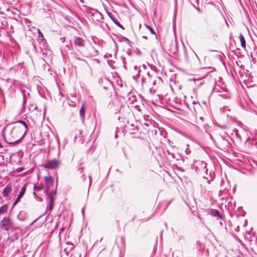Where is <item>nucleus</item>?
<instances>
[{
  "label": "nucleus",
  "mask_w": 257,
  "mask_h": 257,
  "mask_svg": "<svg viewBox=\"0 0 257 257\" xmlns=\"http://www.w3.org/2000/svg\"><path fill=\"white\" fill-rule=\"evenodd\" d=\"M11 191H12L11 186L8 185L4 189V190L2 192V194L4 197H7L8 196L9 193L11 192Z\"/></svg>",
  "instance_id": "0eeeda50"
},
{
  "label": "nucleus",
  "mask_w": 257,
  "mask_h": 257,
  "mask_svg": "<svg viewBox=\"0 0 257 257\" xmlns=\"http://www.w3.org/2000/svg\"><path fill=\"white\" fill-rule=\"evenodd\" d=\"M33 194H34V195L36 196V192H34L33 193Z\"/></svg>",
  "instance_id": "b1692460"
},
{
  "label": "nucleus",
  "mask_w": 257,
  "mask_h": 257,
  "mask_svg": "<svg viewBox=\"0 0 257 257\" xmlns=\"http://www.w3.org/2000/svg\"><path fill=\"white\" fill-rule=\"evenodd\" d=\"M239 40H240V42L241 46L243 48L245 49V46H246V42H245V39H244L243 36L242 35V34H240L239 35Z\"/></svg>",
  "instance_id": "6e6552de"
},
{
  "label": "nucleus",
  "mask_w": 257,
  "mask_h": 257,
  "mask_svg": "<svg viewBox=\"0 0 257 257\" xmlns=\"http://www.w3.org/2000/svg\"><path fill=\"white\" fill-rule=\"evenodd\" d=\"M8 209V207L7 205H4L0 207V214L6 213Z\"/></svg>",
  "instance_id": "9d476101"
},
{
  "label": "nucleus",
  "mask_w": 257,
  "mask_h": 257,
  "mask_svg": "<svg viewBox=\"0 0 257 257\" xmlns=\"http://www.w3.org/2000/svg\"><path fill=\"white\" fill-rule=\"evenodd\" d=\"M74 44L77 49H80L84 46L85 41L82 38L76 37L74 39Z\"/></svg>",
  "instance_id": "39448f33"
},
{
  "label": "nucleus",
  "mask_w": 257,
  "mask_h": 257,
  "mask_svg": "<svg viewBox=\"0 0 257 257\" xmlns=\"http://www.w3.org/2000/svg\"><path fill=\"white\" fill-rule=\"evenodd\" d=\"M201 165V167H203V171H206L207 168H206V164L204 163L203 162H201L200 164Z\"/></svg>",
  "instance_id": "4468645a"
},
{
  "label": "nucleus",
  "mask_w": 257,
  "mask_h": 257,
  "mask_svg": "<svg viewBox=\"0 0 257 257\" xmlns=\"http://www.w3.org/2000/svg\"><path fill=\"white\" fill-rule=\"evenodd\" d=\"M27 124L24 121H19L7 125L4 130V138L9 144L19 142L27 130Z\"/></svg>",
  "instance_id": "f257e3e1"
},
{
  "label": "nucleus",
  "mask_w": 257,
  "mask_h": 257,
  "mask_svg": "<svg viewBox=\"0 0 257 257\" xmlns=\"http://www.w3.org/2000/svg\"><path fill=\"white\" fill-rule=\"evenodd\" d=\"M112 19L116 26L123 29L122 26L118 21H116L115 20H114L113 19Z\"/></svg>",
  "instance_id": "dca6fc26"
},
{
  "label": "nucleus",
  "mask_w": 257,
  "mask_h": 257,
  "mask_svg": "<svg viewBox=\"0 0 257 257\" xmlns=\"http://www.w3.org/2000/svg\"><path fill=\"white\" fill-rule=\"evenodd\" d=\"M26 190V185H25L20 192L17 199L13 203V206H15L20 201L21 198L24 196Z\"/></svg>",
  "instance_id": "423d86ee"
},
{
  "label": "nucleus",
  "mask_w": 257,
  "mask_h": 257,
  "mask_svg": "<svg viewBox=\"0 0 257 257\" xmlns=\"http://www.w3.org/2000/svg\"><path fill=\"white\" fill-rule=\"evenodd\" d=\"M50 193H52V195L55 196L56 194V190L52 191Z\"/></svg>",
  "instance_id": "f3484780"
},
{
  "label": "nucleus",
  "mask_w": 257,
  "mask_h": 257,
  "mask_svg": "<svg viewBox=\"0 0 257 257\" xmlns=\"http://www.w3.org/2000/svg\"><path fill=\"white\" fill-rule=\"evenodd\" d=\"M159 80H161V78L160 77H158L157 78Z\"/></svg>",
  "instance_id": "393cba45"
},
{
  "label": "nucleus",
  "mask_w": 257,
  "mask_h": 257,
  "mask_svg": "<svg viewBox=\"0 0 257 257\" xmlns=\"http://www.w3.org/2000/svg\"><path fill=\"white\" fill-rule=\"evenodd\" d=\"M214 215L217 217H218V218L222 219V216L221 214L219 213V212L217 210H215L214 212Z\"/></svg>",
  "instance_id": "ddd939ff"
},
{
  "label": "nucleus",
  "mask_w": 257,
  "mask_h": 257,
  "mask_svg": "<svg viewBox=\"0 0 257 257\" xmlns=\"http://www.w3.org/2000/svg\"><path fill=\"white\" fill-rule=\"evenodd\" d=\"M43 188H44L43 185H40V186H34V190L37 192V191H39L42 190Z\"/></svg>",
  "instance_id": "f8f14e48"
},
{
  "label": "nucleus",
  "mask_w": 257,
  "mask_h": 257,
  "mask_svg": "<svg viewBox=\"0 0 257 257\" xmlns=\"http://www.w3.org/2000/svg\"><path fill=\"white\" fill-rule=\"evenodd\" d=\"M85 102H83L82 105H81V108L80 109V115L82 117H84L85 116Z\"/></svg>",
  "instance_id": "1a4fd4ad"
},
{
  "label": "nucleus",
  "mask_w": 257,
  "mask_h": 257,
  "mask_svg": "<svg viewBox=\"0 0 257 257\" xmlns=\"http://www.w3.org/2000/svg\"><path fill=\"white\" fill-rule=\"evenodd\" d=\"M38 31H39V37H41L43 38V34H42V32L40 30H38Z\"/></svg>",
  "instance_id": "a211bd4d"
},
{
  "label": "nucleus",
  "mask_w": 257,
  "mask_h": 257,
  "mask_svg": "<svg viewBox=\"0 0 257 257\" xmlns=\"http://www.w3.org/2000/svg\"><path fill=\"white\" fill-rule=\"evenodd\" d=\"M60 164V161L59 159H54L48 161L47 163L44 165V167L46 169H56L59 167Z\"/></svg>",
  "instance_id": "f03ea898"
},
{
  "label": "nucleus",
  "mask_w": 257,
  "mask_h": 257,
  "mask_svg": "<svg viewBox=\"0 0 257 257\" xmlns=\"http://www.w3.org/2000/svg\"><path fill=\"white\" fill-rule=\"evenodd\" d=\"M46 193L48 195V197L49 199L50 200V203H52V202H53V201L55 199L54 196L52 195V193H49V192Z\"/></svg>",
  "instance_id": "9b49d317"
},
{
  "label": "nucleus",
  "mask_w": 257,
  "mask_h": 257,
  "mask_svg": "<svg viewBox=\"0 0 257 257\" xmlns=\"http://www.w3.org/2000/svg\"><path fill=\"white\" fill-rule=\"evenodd\" d=\"M73 54L75 55V58H77V59H78V60H80V58H78V57H77V54H76V53H74Z\"/></svg>",
  "instance_id": "aec40b11"
},
{
  "label": "nucleus",
  "mask_w": 257,
  "mask_h": 257,
  "mask_svg": "<svg viewBox=\"0 0 257 257\" xmlns=\"http://www.w3.org/2000/svg\"><path fill=\"white\" fill-rule=\"evenodd\" d=\"M44 180L46 184V193H48L49 191L50 188L54 185V180L53 178L50 176H45L44 178Z\"/></svg>",
  "instance_id": "20e7f679"
},
{
  "label": "nucleus",
  "mask_w": 257,
  "mask_h": 257,
  "mask_svg": "<svg viewBox=\"0 0 257 257\" xmlns=\"http://www.w3.org/2000/svg\"><path fill=\"white\" fill-rule=\"evenodd\" d=\"M53 202H52V203H51L50 202V210H51L53 208Z\"/></svg>",
  "instance_id": "6ab92c4d"
},
{
  "label": "nucleus",
  "mask_w": 257,
  "mask_h": 257,
  "mask_svg": "<svg viewBox=\"0 0 257 257\" xmlns=\"http://www.w3.org/2000/svg\"><path fill=\"white\" fill-rule=\"evenodd\" d=\"M146 27L150 31L151 34H154V35H155L156 36L155 32H154V31L150 27L148 26L147 25H146Z\"/></svg>",
  "instance_id": "2eb2a0df"
},
{
  "label": "nucleus",
  "mask_w": 257,
  "mask_h": 257,
  "mask_svg": "<svg viewBox=\"0 0 257 257\" xmlns=\"http://www.w3.org/2000/svg\"><path fill=\"white\" fill-rule=\"evenodd\" d=\"M143 38H145V39H147V38L146 36H143Z\"/></svg>",
  "instance_id": "5701e85b"
},
{
  "label": "nucleus",
  "mask_w": 257,
  "mask_h": 257,
  "mask_svg": "<svg viewBox=\"0 0 257 257\" xmlns=\"http://www.w3.org/2000/svg\"><path fill=\"white\" fill-rule=\"evenodd\" d=\"M196 171H200V169L199 168V167H198V166H197V167H196Z\"/></svg>",
  "instance_id": "412c9836"
},
{
  "label": "nucleus",
  "mask_w": 257,
  "mask_h": 257,
  "mask_svg": "<svg viewBox=\"0 0 257 257\" xmlns=\"http://www.w3.org/2000/svg\"><path fill=\"white\" fill-rule=\"evenodd\" d=\"M13 225V223L9 217H5L0 223L1 228L8 230Z\"/></svg>",
  "instance_id": "7ed1b4c3"
},
{
  "label": "nucleus",
  "mask_w": 257,
  "mask_h": 257,
  "mask_svg": "<svg viewBox=\"0 0 257 257\" xmlns=\"http://www.w3.org/2000/svg\"><path fill=\"white\" fill-rule=\"evenodd\" d=\"M2 148V145L1 144V143H0V148Z\"/></svg>",
  "instance_id": "4be33fe9"
}]
</instances>
